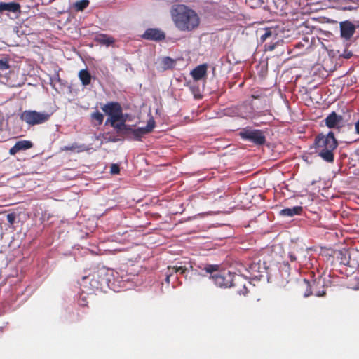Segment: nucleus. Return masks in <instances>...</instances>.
I'll use <instances>...</instances> for the list:
<instances>
[{
  "instance_id": "nucleus-1",
  "label": "nucleus",
  "mask_w": 359,
  "mask_h": 359,
  "mask_svg": "<svg viewBox=\"0 0 359 359\" xmlns=\"http://www.w3.org/2000/svg\"><path fill=\"white\" fill-rule=\"evenodd\" d=\"M170 13L174 25L180 31L191 32L200 25L197 13L184 4L176 5Z\"/></svg>"
},
{
  "instance_id": "nucleus-2",
  "label": "nucleus",
  "mask_w": 359,
  "mask_h": 359,
  "mask_svg": "<svg viewBox=\"0 0 359 359\" xmlns=\"http://www.w3.org/2000/svg\"><path fill=\"white\" fill-rule=\"evenodd\" d=\"M316 153L328 163H332L334 160V151L338 146V142L334 137V133L330 131L327 135L318 134L315 137L313 144Z\"/></svg>"
},
{
  "instance_id": "nucleus-3",
  "label": "nucleus",
  "mask_w": 359,
  "mask_h": 359,
  "mask_svg": "<svg viewBox=\"0 0 359 359\" xmlns=\"http://www.w3.org/2000/svg\"><path fill=\"white\" fill-rule=\"evenodd\" d=\"M219 268L220 266L219 264H196L195 262H188L183 266H168V271L166 273L165 281L167 283H170V278L178 272L180 273V274L187 276V273L189 271H194L196 273L198 270H201L211 276V274L215 272H218L219 271Z\"/></svg>"
},
{
  "instance_id": "nucleus-4",
  "label": "nucleus",
  "mask_w": 359,
  "mask_h": 359,
  "mask_svg": "<svg viewBox=\"0 0 359 359\" xmlns=\"http://www.w3.org/2000/svg\"><path fill=\"white\" fill-rule=\"evenodd\" d=\"M51 114L47 111H37L35 110H25L21 113L20 118L29 126L40 125L47 122Z\"/></svg>"
},
{
  "instance_id": "nucleus-5",
  "label": "nucleus",
  "mask_w": 359,
  "mask_h": 359,
  "mask_svg": "<svg viewBox=\"0 0 359 359\" xmlns=\"http://www.w3.org/2000/svg\"><path fill=\"white\" fill-rule=\"evenodd\" d=\"M240 137L256 145H263L266 142V137L261 130L245 128L239 133Z\"/></svg>"
},
{
  "instance_id": "nucleus-6",
  "label": "nucleus",
  "mask_w": 359,
  "mask_h": 359,
  "mask_svg": "<svg viewBox=\"0 0 359 359\" xmlns=\"http://www.w3.org/2000/svg\"><path fill=\"white\" fill-rule=\"evenodd\" d=\"M101 109L106 114L109 116L107 120V123L109 122V121H113V122H119V121L122 120L123 109L119 102H107V104L102 106Z\"/></svg>"
},
{
  "instance_id": "nucleus-7",
  "label": "nucleus",
  "mask_w": 359,
  "mask_h": 359,
  "mask_svg": "<svg viewBox=\"0 0 359 359\" xmlns=\"http://www.w3.org/2000/svg\"><path fill=\"white\" fill-rule=\"evenodd\" d=\"M236 276H237V274L232 273L230 271H223L216 274H211L209 278L213 280L216 286L222 288H227L231 287Z\"/></svg>"
},
{
  "instance_id": "nucleus-8",
  "label": "nucleus",
  "mask_w": 359,
  "mask_h": 359,
  "mask_svg": "<svg viewBox=\"0 0 359 359\" xmlns=\"http://www.w3.org/2000/svg\"><path fill=\"white\" fill-rule=\"evenodd\" d=\"M319 285V283H316V281H312L311 283L307 280L304 279L299 283V287L303 292V296L304 297H308L311 294H314L317 297H323L325 294V291L324 290L322 291H317L316 289Z\"/></svg>"
},
{
  "instance_id": "nucleus-9",
  "label": "nucleus",
  "mask_w": 359,
  "mask_h": 359,
  "mask_svg": "<svg viewBox=\"0 0 359 359\" xmlns=\"http://www.w3.org/2000/svg\"><path fill=\"white\" fill-rule=\"evenodd\" d=\"M106 271L104 269L98 270L92 275L90 285L94 290H102L103 285L107 283Z\"/></svg>"
},
{
  "instance_id": "nucleus-10",
  "label": "nucleus",
  "mask_w": 359,
  "mask_h": 359,
  "mask_svg": "<svg viewBox=\"0 0 359 359\" xmlns=\"http://www.w3.org/2000/svg\"><path fill=\"white\" fill-rule=\"evenodd\" d=\"M344 118L335 111L330 113L325 119V125L329 128L340 129L344 127Z\"/></svg>"
},
{
  "instance_id": "nucleus-11",
  "label": "nucleus",
  "mask_w": 359,
  "mask_h": 359,
  "mask_svg": "<svg viewBox=\"0 0 359 359\" xmlns=\"http://www.w3.org/2000/svg\"><path fill=\"white\" fill-rule=\"evenodd\" d=\"M155 127V121L151 118L145 127L133 129L132 131V140H141V138L147 133H149Z\"/></svg>"
},
{
  "instance_id": "nucleus-12",
  "label": "nucleus",
  "mask_w": 359,
  "mask_h": 359,
  "mask_svg": "<svg viewBox=\"0 0 359 359\" xmlns=\"http://www.w3.org/2000/svg\"><path fill=\"white\" fill-rule=\"evenodd\" d=\"M250 283L244 277L237 275L232 284V287L236 288V292L240 295H246L248 293L247 284Z\"/></svg>"
},
{
  "instance_id": "nucleus-13",
  "label": "nucleus",
  "mask_w": 359,
  "mask_h": 359,
  "mask_svg": "<svg viewBox=\"0 0 359 359\" xmlns=\"http://www.w3.org/2000/svg\"><path fill=\"white\" fill-rule=\"evenodd\" d=\"M142 38L146 40L161 41L165 39V33L156 28H148L142 34Z\"/></svg>"
},
{
  "instance_id": "nucleus-14",
  "label": "nucleus",
  "mask_w": 359,
  "mask_h": 359,
  "mask_svg": "<svg viewBox=\"0 0 359 359\" xmlns=\"http://www.w3.org/2000/svg\"><path fill=\"white\" fill-rule=\"evenodd\" d=\"M340 30L342 38L350 39L355 33V27L352 22L345 21L340 23Z\"/></svg>"
},
{
  "instance_id": "nucleus-15",
  "label": "nucleus",
  "mask_w": 359,
  "mask_h": 359,
  "mask_svg": "<svg viewBox=\"0 0 359 359\" xmlns=\"http://www.w3.org/2000/svg\"><path fill=\"white\" fill-rule=\"evenodd\" d=\"M32 147H33V143L30 140H20L10 149L9 154L13 156L20 151L27 150Z\"/></svg>"
},
{
  "instance_id": "nucleus-16",
  "label": "nucleus",
  "mask_w": 359,
  "mask_h": 359,
  "mask_svg": "<svg viewBox=\"0 0 359 359\" xmlns=\"http://www.w3.org/2000/svg\"><path fill=\"white\" fill-rule=\"evenodd\" d=\"M208 66L203 64L195 67L191 72V75L194 81H199L206 76Z\"/></svg>"
},
{
  "instance_id": "nucleus-17",
  "label": "nucleus",
  "mask_w": 359,
  "mask_h": 359,
  "mask_svg": "<svg viewBox=\"0 0 359 359\" xmlns=\"http://www.w3.org/2000/svg\"><path fill=\"white\" fill-rule=\"evenodd\" d=\"M20 4L16 2H0V12L9 11L14 13H20Z\"/></svg>"
},
{
  "instance_id": "nucleus-18",
  "label": "nucleus",
  "mask_w": 359,
  "mask_h": 359,
  "mask_svg": "<svg viewBox=\"0 0 359 359\" xmlns=\"http://www.w3.org/2000/svg\"><path fill=\"white\" fill-rule=\"evenodd\" d=\"M95 41L106 46H110L115 42L114 39L106 34H98L95 37Z\"/></svg>"
},
{
  "instance_id": "nucleus-19",
  "label": "nucleus",
  "mask_w": 359,
  "mask_h": 359,
  "mask_svg": "<svg viewBox=\"0 0 359 359\" xmlns=\"http://www.w3.org/2000/svg\"><path fill=\"white\" fill-rule=\"evenodd\" d=\"M302 210L303 208L302 206H294L281 210L280 215L284 217H292L294 215H301Z\"/></svg>"
},
{
  "instance_id": "nucleus-20",
  "label": "nucleus",
  "mask_w": 359,
  "mask_h": 359,
  "mask_svg": "<svg viewBox=\"0 0 359 359\" xmlns=\"http://www.w3.org/2000/svg\"><path fill=\"white\" fill-rule=\"evenodd\" d=\"M79 78L84 86H88L92 79L90 74L86 69H81L79 72Z\"/></svg>"
},
{
  "instance_id": "nucleus-21",
  "label": "nucleus",
  "mask_w": 359,
  "mask_h": 359,
  "mask_svg": "<svg viewBox=\"0 0 359 359\" xmlns=\"http://www.w3.org/2000/svg\"><path fill=\"white\" fill-rule=\"evenodd\" d=\"M89 4L88 0H79L74 4L73 8L77 12L83 11L89 6Z\"/></svg>"
},
{
  "instance_id": "nucleus-22",
  "label": "nucleus",
  "mask_w": 359,
  "mask_h": 359,
  "mask_svg": "<svg viewBox=\"0 0 359 359\" xmlns=\"http://www.w3.org/2000/svg\"><path fill=\"white\" fill-rule=\"evenodd\" d=\"M90 118H91L92 122L95 121V123H94V125H95V126H97V125L100 126L103 123V121H104L103 114L102 113H100L98 110L93 112L90 114Z\"/></svg>"
},
{
  "instance_id": "nucleus-23",
  "label": "nucleus",
  "mask_w": 359,
  "mask_h": 359,
  "mask_svg": "<svg viewBox=\"0 0 359 359\" xmlns=\"http://www.w3.org/2000/svg\"><path fill=\"white\" fill-rule=\"evenodd\" d=\"M120 123L113 122V121H109L108 123H111V126L120 134L123 128H126V119L122 117V120L119 121Z\"/></svg>"
},
{
  "instance_id": "nucleus-24",
  "label": "nucleus",
  "mask_w": 359,
  "mask_h": 359,
  "mask_svg": "<svg viewBox=\"0 0 359 359\" xmlns=\"http://www.w3.org/2000/svg\"><path fill=\"white\" fill-rule=\"evenodd\" d=\"M161 63L163 69H168L174 67L175 65V60L169 57H165L163 58Z\"/></svg>"
},
{
  "instance_id": "nucleus-25",
  "label": "nucleus",
  "mask_w": 359,
  "mask_h": 359,
  "mask_svg": "<svg viewBox=\"0 0 359 359\" xmlns=\"http://www.w3.org/2000/svg\"><path fill=\"white\" fill-rule=\"evenodd\" d=\"M133 128L132 126L126 125V128H123L122 131L119 134L120 135L128 139L132 140V131Z\"/></svg>"
},
{
  "instance_id": "nucleus-26",
  "label": "nucleus",
  "mask_w": 359,
  "mask_h": 359,
  "mask_svg": "<svg viewBox=\"0 0 359 359\" xmlns=\"http://www.w3.org/2000/svg\"><path fill=\"white\" fill-rule=\"evenodd\" d=\"M10 68L9 60L7 57L0 59V70L6 71Z\"/></svg>"
},
{
  "instance_id": "nucleus-27",
  "label": "nucleus",
  "mask_w": 359,
  "mask_h": 359,
  "mask_svg": "<svg viewBox=\"0 0 359 359\" xmlns=\"http://www.w3.org/2000/svg\"><path fill=\"white\" fill-rule=\"evenodd\" d=\"M259 269V265L257 263H251L249 264L248 271L253 274L255 272H258Z\"/></svg>"
},
{
  "instance_id": "nucleus-28",
  "label": "nucleus",
  "mask_w": 359,
  "mask_h": 359,
  "mask_svg": "<svg viewBox=\"0 0 359 359\" xmlns=\"http://www.w3.org/2000/svg\"><path fill=\"white\" fill-rule=\"evenodd\" d=\"M81 147L78 145L76 143H74L69 146H65L63 147L61 150L62 151H74L76 149H79Z\"/></svg>"
},
{
  "instance_id": "nucleus-29",
  "label": "nucleus",
  "mask_w": 359,
  "mask_h": 359,
  "mask_svg": "<svg viewBox=\"0 0 359 359\" xmlns=\"http://www.w3.org/2000/svg\"><path fill=\"white\" fill-rule=\"evenodd\" d=\"M272 32L270 29H266L264 33L260 36L261 42H264L268 38L271 36Z\"/></svg>"
},
{
  "instance_id": "nucleus-30",
  "label": "nucleus",
  "mask_w": 359,
  "mask_h": 359,
  "mask_svg": "<svg viewBox=\"0 0 359 359\" xmlns=\"http://www.w3.org/2000/svg\"><path fill=\"white\" fill-rule=\"evenodd\" d=\"M110 172L113 175H118L120 172V168L118 164L113 163L111 165Z\"/></svg>"
},
{
  "instance_id": "nucleus-31",
  "label": "nucleus",
  "mask_w": 359,
  "mask_h": 359,
  "mask_svg": "<svg viewBox=\"0 0 359 359\" xmlns=\"http://www.w3.org/2000/svg\"><path fill=\"white\" fill-rule=\"evenodd\" d=\"M7 220L10 225H13L15 221L16 215L14 212L9 213L6 216Z\"/></svg>"
},
{
  "instance_id": "nucleus-32",
  "label": "nucleus",
  "mask_w": 359,
  "mask_h": 359,
  "mask_svg": "<svg viewBox=\"0 0 359 359\" xmlns=\"http://www.w3.org/2000/svg\"><path fill=\"white\" fill-rule=\"evenodd\" d=\"M289 257H290V260L291 262H296L297 258V257L295 256V255H294L293 253L290 252L289 254Z\"/></svg>"
},
{
  "instance_id": "nucleus-33",
  "label": "nucleus",
  "mask_w": 359,
  "mask_h": 359,
  "mask_svg": "<svg viewBox=\"0 0 359 359\" xmlns=\"http://www.w3.org/2000/svg\"><path fill=\"white\" fill-rule=\"evenodd\" d=\"M355 130L357 134H359V119L355 123Z\"/></svg>"
},
{
  "instance_id": "nucleus-34",
  "label": "nucleus",
  "mask_w": 359,
  "mask_h": 359,
  "mask_svg": "<svg viewBox=\"0 0 359 359\" xmlns=\"http://www.w3.org/2000/svg\"><path fill=\"white\" fill-rule=\"evenodd\" d=\"M352 55H353L352 53L351 52H348L347 53H345L344 55V58L349 59V58H351L352 57Z\"/></svg>"
},
{
  "instance_id": "nucleus-35",
  "label": "nucleus",
  "mask_w": 359,
  "mask_h": 359,
  "mask_svg": "<svg viewBox=\"0 0 359 359\" xmlns=\"http://www.w3.org/2000/svg\"><path fill=\"white\" fill-rule=\"evenodd\" d=\"M240 116L242 117V118H247L249 115L248 114H241Z\"/></svg>"
},
{
  "instance_id": "nucleus-36",
  "label": "nucleus",
  "mask_w": 359,
  "mask_h": 359,
  "mask_svg": "<svg viewBox=\"0 0 359 359\" xmlns=\"http://www.w3.org/2000/svg\"><path fill=\"white\" fill-rule=\"evenodd\" d=\"M353 8V7H351V6H348V7H346V9H348V10H352Z\"/></svg>"
},
{
  "instance_id": "nucleus-37",
  "label": "nucleus",
  "mask_w": 359,
  "mask_h": 359,
  "mask_svg": "<svg viewBox=\"0 0 359 359\" xmlns=\"http://www.w3.org/2000/svg\"><path fill=\"white\" fill-rule=\"evenodd\" d=\"M241 107H249L251 109V107L248 106V105H243V106H241Z\"/></svg>"
},
{
  "instance_id": "nucleus-38",
  "label": "nucleus",
  "mask_w": 359,
  "mask_h": 359,
  "mask_svg": "<svg viewBox=\"0 0 359 359\" xmlns=\"http://www.w3.org/2000/svg\"><path fill=\"white\" fill-rule=\"evenodd\" d=\"M273 48H274V46H272L270 47L269 50H273Z\"/></svg>"
},
{
  "instance_id": "nucleus-39",
  "label": "nucleus",
  "mask_w": 359,
  "mask_h": 359,
  "mask_svg": "<svg viewBox=\"0 0 359 359\" xmlns=\"http://www.w3.org/2000/svg\"><path fill=\"white\" fill-rule=\"evenodd\" d=\"M55 0H50V2L54 1Z\"/></svg>"
}]
</instances>
